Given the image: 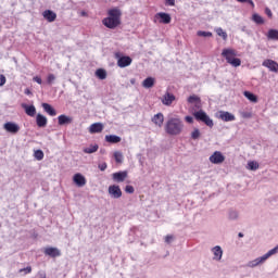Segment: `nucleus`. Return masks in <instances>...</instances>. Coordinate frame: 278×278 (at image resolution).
I'll use <instances>...</instances> for the list:
<instances>
[{
	"mask_svg": "<svg viewBox=\"0 0 278 278\" xmlns=\"http://www.w3.org/2000/svg\"><path fill=\"white\" fill-rule=\"evenodd\" d=\"M184 131V121L179 117H170L165 123V132L168 136H179Z\"/></svg>",
	"mask_w": 278,
	"mask_h": 278,
	"instance_id": "1",
	"label": "nucleus"
},
{
	"mask_svg": "<svg viewBox=\"0 0 278 278\" xmlns=\"http://www.w3.org/2000/svg\"><path fill=\"white\" fill-rule=\"evenodd\" d=\"M278 253V244L269 250L267 253H265L263 256L256 257L253 261H250L247 263V268H257V266H262V264H265L269 257H273V255H277Z\"/></svg>",
	"mask_w": 278,
	"mask_h": 278,
	"instance_id": "2",
	"label": "nucleus"
},
{
	"mask_svg": "<svg viewBox=\"0 0 278 278\" xmlns=\"http://www.w3.org/2000/svg\"><path fill=\"white\" fill-rule=\"evenodd\" d=\"M238 54L233 49H224L222 51V58H225L226 62L235 68H238L242 64V61L239 58H236Z\"/></svg>",
	"mask_w": 278,
	"mask_h": 278,
	"instance_id": "3",
	"label": "nucleus"
},
{
	"mask_svg": "<svg viewBox=\"0 0 278 278\" xmlns=\"http://www.w3.org/2000/svg\"><path fill=\"white\" fill-rule=\"evenodd\" d=\"M193 116L195 118V121H198L199 123H204V125H206V127H214V121L212 118H210V115H207V113H205V111L200 110L193 113Z\"/></svg>",
	"mask_w": 278,
	"mask_h": 278,
	"instance_id": "4",
	"label": "nucleus"
},
{
	"mask_svg": "<svg viewBox=\"0 0 278 278\" xmlns=\"http://www.w3.org/2000/svg\"><path fill=\"white\" fill-rule=\"evenodd\" d=\"M115 58L117 59V66H119V68H127V66H131V62H134L131 56L127 55L121 56L119 54H116Z\"/></svg>",
	"mask_w": 278,
	"mask_h": 278,
	"instance_id": "5",
	"label": "nucleus"
},
{
	"mask_svg": "<svg viewBox=\"0 0 278 278\" xmlns=\"http://www.w3.org/2000/svg\"><path fill=\"white\" fill-rule=\"evenodd\" d=\"M162 23L163 25H168L172 21L170 14L159 12L154 15V23Z\"/></svg>",
	"mask_w": 278,
	"mask_h": 278,
	"instance_id": "6",
	"label": "nucleus"
},
{
	"mask_svg": "<svg viewBox=\"0 0 278 278\" xmlns=\"http://www.w3.org/2000/svg\"><path fill=\"white\" fill-rule=\"evenodd\" d=\"M3 129L7 130L8 134H12L13 136H15V134L21 131V126H18V124H16L14 122H7L3 125Z\"/></svg>",
	"mask_w": 278,
	"mask_h": 278,
	"instance_id": "7",
	"label": "nucleus"
},
{
	"mask_svg": "<svg viewBox=\"0 0 278 278\" xmlns=\"http://www.w3.org/2000/svg\"><path fill=\"white\" fill-rule=\"evenodd\" d=\"M109 194L111 199H121V197H123V191L118 185H111L109 187Z\"/></svg>",
	"mask_w": 278,
	"mask_h": 278,
	"instance_id": "8",
	"label": "nucleus"
},
{
	"mask_svg": "<svg viewBox=\"0 0 278 278\" xmlns=\"http://www.w3.org/2000/svg\"><path fill=\"white\" fill-rule=\"evenodd\" d=\"M177 99L175 94H173L170 91H166L165 94L162 97L161 101L163 105H166L167 108H170L173 105V102Z\"/></svg>",
	"mask_w": 278,
	"mask_h": 278,
	"instance_id": "9",
	"label": "nucleus"
},
{
	"mask_svg": "<svg viewBox=\"0 0 278 278\" xmlns=\"http://www.w3.org/2000/svg\"><path fill=\"white\" fill-rule=\"evenodd\" d=\"M210 162L212 164H223L225 162V155L220 151H215L211 156H210Z\"/></svg>",
	"mask_w": 278,
	"mask_h": 278,
	"instance_id": "10",
	"label": "nucleus"
},
{
	"mask_svg": "<svg viewBox=\"0 0 278 278\" xmlns=\"http://www.w3.org/2000/svg\"><path fill=\"white\" fill-rule=\"evenodd\" d=\"M104 27H108L109 29H116V27H118V25H121V22H118L117 20H114L112 17H105L102 21Z\"/></svg>",
	"mask_w": 278,
	"mask_h": 278,
	"instance_id": "11",
	"label": "nucleus"
},
{
	"mask_svg": "<svg viewBox=\"0 0 278 278\" xmlns=\"http://www.w3.org/2000/svg\"><path fill=\"white\" fill-rule=\"evenodd\" d=\"M262 65L265 66V68H268L271 73H278V63H277V61L267 59L263 62Z\"/></svg>",
	"mask_w": 278,
	"mask_h": 278,
	"instance_id": "12",
	"label": "nucleus"
},
{
	"mask_svg": "<svg viewBox=\"0 0 278 278\" xmlns=\"http://www.w3.org/2000/svg\"><path fill=\"white\" fill-rule=\"evenodd\" d=\"M218 118H220L225 123H231V121H236V115H233L227 111H219Z\"/></svg>",
	"mask_w": 278,
	"mask_h": 278,
	"instance_id": "13",
	"label": "nucleus"
},
{
	"mask_svg": "<svg viewBox=\"0 0 278 278\" xmlns=\"http://www.w3.org/2000/svg\"><path fill=\"white\" fill-rule=\"evenodd\" d=\"M45 255H48L49 257H60L62 255V252L58 248H46L43 251Z\"/></svg>",
	"mask_w": 278,
	"mask_h": 278,
	"instance_id": "14",
	"label": "nucleus"
},
{
	"mask_svg": "<svg viewBox=\"0 0 278 278\" xmlns=\"http://www.w3.org/2000/svg\"><path fill=\"white\" fill-rule=\"evenodd\" d=\"M212 253L215 262H220L223 260V248H220V245H215L212 248Z\"/></svg>",
	"mask_w": 278,
	"mask_h": 278,
	"instance_id": "15",
	"label": "nucleus"
},
{
	"mask_svg": "<svg viewBox=\"0 0 278 278\" xmlns=\"http://www.w3.org/2000/svg\"><path fill=\"white\" fill-rule=\"evenodd\" d=\"M42 16L48 23H53L58 18V14L51 10L43 11Z\"/></svg>",
	"mask_w": 278,
	"mask_h": 278,
	"instance_id": "16",
	"label": "nucleus"
},
{
	"mask_svg": "<svg viewBox=\"0 0 278 278\" xmlns=\"http://www.w3.org/2000/svg\"><path fill=\"white\" fill-rule=\"evenodd\" d=\"M73 181L76 184V186H78V188H84V186H86V177H84L81 174H75Z\"/></svg>",
	"mask_w": 278,
	"mask_h": 278,
	"instance_id": "17",
	"label": "nucleus"
},
{
	"mask_svg": "<svg viewBox=\"0 0 278 278\" xmlns=\"http://www.w3.org/2000/svg\"><path fill=\"white\" fill-rule=\"evenodd\" d=\"M113 181H116L117 184H123L125 179H127V172H117L112 175Z\"/></svg>",
	"mask_w": 278,
	"mask_h": 278,
	"instance_id": "18",
	"label": "nucleus"
},
{
	"mask_svg": "<svg viewBox=\"0 0 278 278\" xmlns=\"http://www.w3.org/2000/svg\"><path fill=\"white\" fill-rule=\"evenodd\" d=\"M123 13L121 12V9H111L109 10V18H113L121 23V16Z\"/></svg>",
	"mask_w": 278,
	"mask_h": 278,
	"instance_id": "19",
	"label": "nucleus"
},
{
	"mask_svg": "<svg viewBox=\"0 0 278 278\" xmlns=\"http://www.w3.org/2000/svg\"><path fill=\"white\" fill-rule=\"evenodd\" d=\"M22 108L23 110H25V114H27V116H36V106H34V104H25L22 103Z\"/></svg>",
	"mask_w": 278,
	"mask_h": 278,
	"instance_id": "20",
	"label": "nucleus"
},
{
	"mask_svg": "<svg viewBox=\"0 0 278 278\" xmlns=\"http://www.w3.org/2000/svg\"><path fill=\"white\" fill-rule=\"evenodd\" d=\"M103 127L102 123H93L89 127V134H101V131H103Z\"/></svg>",
	"mask_w": 278,
	"mask_h": 278,
	"instance_id": "21",
	"label": "nucleus"
},
{
	"mask_svg": "<svg viewBox=\"0 0 278 278\" xmlns=\"http://www.w3.org/2000/svg\"><path fill=\"white\" fill-rule=\"evenodd\" d=\"M152 123L156 125V127H162L164 125V114L157 113L152 117Z\"/></svg>",
	"mask_w": 278,
	"mask_h": 278,
	"instance_id": "22",
	"label": "nucleus"
},
{
	"mask_svg": "<svg viewBox=\"0 0 278 278\" xmlns=\"http://www.w3.org/2000/svg\"><path fill=\"white\" fill-rule=\"evenodd\" d=\"M45 112H47V114H49V116H56L58 115V111H55V109L49 104V103H42L41 104Z\"/></svg>",
	"mask_w": 278,
	"mask_h": 278,
	"instance_id": "23",
	"label": "nucleus"
},
{
	"mask_svg": "<svg viewBox=\"0 0 278 278\" xmlns=\"http://www.w3.org/2000/svg\"><path fill=\"white\" fill-rule=\"evenodd\" d=\"M58 121H59V125H71V123H73V118L63 114V115H60L58 117Z\"/></svg>",
	"mask_w": 278,
	"mask_h": 278,
	"instance_id": "24",
	"label": "nucleus"
},
{
	"mask_svg": "<svg viewBox=\"0 0 278 278\" xmlns=\"http://www.w3.org/2000/svg\"><path fill=\"white\" fill-rule=\"evenodd\" d=\"M239 218H240V212L233 208H230L228 211V220L236 222V220H239Z\"/></svg>",
	"mask_w": 278,
	"mask_h": 278,
	"instance_id": "25",
	"label": "nucleus"
},
{
	"mask_svg": "<svg viewBox=\"0 0 278 278\" xmlns=\"http://www.w3.org/2000/svg\"><path fill=\"white\" fill-rule=\"evenodd\" d=\"M36 124L39 127H47V117L40 113L37 114Z\"/></svg>",
	"mask_w": 278,
	"mask_h": 278,
	"instance_id": "26",
	"label": "nucleus"
},
{
	"mask_svg": "<svg viewBox=\"0 0 278 278\" xmlns=\"http://www.w3.org/2000/svg\"><path fill=\"white\" fill-rule=\"evenodd\" d=\"M142 86L143 88H153L155 86V78L153 77H147L143 81H142Z\"/></svg>",
	"mask_w": 278,
	"mask_h": 278,
	"instance_id": "27",
	"label": "nucleus"
},
{
	"mask_svg": "<svg viewBox=\"0 0 278 278\" xmlns=\"http://www.w3.org/2000/svg\"><path fill=\"white\" fill-rule=\"evenodd\" d=\"M188 103L195 104V108H201V98L197 94L190 96L188 98Z\"/></svg>",
	"mask_w": 278,
	"mask_h": 278,
	"instance_id": "28",
	"label": "nucleus"
},
{
	"mask_svg": "<svg viewBox=\"0 0 278 278\" xmlns=\"http://www.w3.org/2000/svg\"><path fill=\"white\" fill-rule=\"evenodd\" d=\"M105 140L110 142V144H118V142H121L122 139L116 135H106Z\"/></svg>",
	"mask_w": 278,
	"mask_h": 278,
	"instance_id": "29",
	"label": "nucleus"
},
{
	"mask_svg": "<svg viewBox=\"0 0 278 278\" xmlns=\"http://www.w3.org/2000/svg\"><path fill=\"white\" fill-rule=\"evenodd\" d=\"M243 94L248 101H251V103H257V96H255L253 92L244 91Z\"/></svg>",
	"mask_w": 278,
	"mask_h": 278,
	"instance_id": "30",
	"label": "nucleus"
},
{
	"mask_svg": "<svg viewBox=\"0 0 278 278\" xmlns=\"http://www.w3.org/2000/svg\"><path fill=\"white\" fill-rule=\"evenodd\" d=\"M96 77H98V79H106L108 78V72L103 68H99L96 71Z\"/></svg>",
	"mask_w": 278,
	"mask_h": 278,
	"instance_id": "31",
	"label": "nucleus"
},
{
	"mask_svg": "<svg viewBox=\"0 0 278 278\" xmlns=\"http://www.w3.org/2000/svg\"><path fill=\"white\" fill-rule=\"evenodd\" d=\"M252 21L256 23V25H264V17H262L260 14L254 13L252 15Z\"/></svg>",
	"mask_w": 278,
	"mask_h": 278,
	"instance_id": "32",
	"label": "nucleus"
},
{
	"mask_svg": "<svg viewBox=\"0 0 278 278\" xmlns=\"http://www.w3.org/2000/svg\"><path fill=\"white\" fill-rule=\"evenodd\" d=\"M268 40H278V30L277 29H269L267 34Z\"/></svg>",
	"mask_w": 278,
	"mask_h": 278,
	"instance_id": "33",
	"label": "nucleus"
},
{
	"mask_svg": "<svg viewBox=\"0 0 278 278\" xmlns=\"http://www.w3.org/2000/svg\"><path fill=\"white\" fill-rule=\"evenodd\" d=\"M84 153L92 154L99 151V144L90 146L89 148H85Z\"/></svg>",
	"mask_w": 278,
	"mask_h": 278,
	"instance_id": "34",
	"label": "nucleus"
},
{
	"mask_svg": "<svg viewBox=\"0 0 278 278\" xmlns=\"http://www.w3.org/2000/svg\"><path fill=\"white\" fill-rule=\"evenodd\" d=\"M260 168V164L255 161L248 162V169L249 170H257Z\"/></svg>",
	"mask_w": 278,
	"mask_h": 278,
	"instance_id": "35",
	"label": "nucleus"
},
{
	"mask_svg": "<svg viewBox=\"0 0 278 278\" xmlns=\"http://www.w3.org/2000/svg\"><path fill=\"white\" fill-rule=\"evenodd\" d=\"M217 36H220L223 40H227V31L223 30L222 27L215 28Z\"/></svg>",
	"mask_w": 278,
	"mask_h": 278,
	"instance_id": "36",
	"label": "nucleus"
},
{
	"mask_svg": "<svg viewBox=\"0 0 278 278\" xmlns=\"http://www.w3.org/2000/svg\"><path fill=\"white\" fill-rule=\"evenodd\" d=\"M197 36H200L201 38H212V33L205 31V30H199L197 33Z\"/></svg>",
	"mask_w": 278,
	"mask_h": 278,
	"instance_id": "37",
	"label": "nucleus"
},
{
	"mask_svg": "<svg viewBox=\"0 0 278 278\" xmlns=\"http://www.w3.org/2000/svg\"><path fill=\"white\" fill-rule=\"evenodd\" d=\"M191 138H192V140H199V138H201V130H199V128H195L191 132Z\"/></svg>",
	"mask_w": 278,
	"mask_h": 278,
	"instance_id": "38",
	"label": "nucleus"
},
{
	"mask_svg": "<svg viewBox=\"0 0 278 278\" xmlns=\"http://www.w3.org/2000/svg\"><path fill=\"white\" fill-rule=\"evenodd\" d=\"M114 159H115V162H117V164H122L123 163V153L114 152Z\"/></svg>",
	"mask_w": 278,
	"mask_h": 278,
	"instance_id": "39",
	"label": "nucleus"
},
{
	"mask_svg": "<svg viewBox=\"0 0 278 278\" xmlns=\"http://www.w3.org/2000/svg\"><path fill=\"white\" fill-rule=\"evenodd\" d=\"M35 157L40 162V160L45 159V152H42V150H37L35 151Z\"/></svg>",
	"mask_w": 278,
	"mask_h": 278,
	"instance_id": "40",
	"label": "nucleus"
},
{
	"mask_svg": "<svg viewBox=\"0 0 278 278\" xmlns=\"http://www.w3.org/2000/svg\"><path fill=\"white\" fill-rule=\"evenodd\" d=\"M135 191L136 190L134 189V186H131V185H127L125 187V192H127V194H134Z\"/></svg>",
	"mask_w": 278,
	"mask_h": 278,
	"instance_id": "41",
	"label": "nucleus"
},
{
	"mask_svg": "<svg viewBox=\"0 0 278 278\" xmlns=\"http://www.w3.org/2000/svg\"><path fill=\"white\" fill-rule=\"evenodd\" d=\"M236 1H238V3H249L251 8H255V3L253 2V0H236Z\"/></svg>",
	"mask_w": 278,
	"mask_h": 278,
	"instance_id": "42",
	"label": "nucleus"
},
{
	"mask_svg": "<svg viewBox=\"0 0 278 278\" xmlns=\"http://www.w3.org/2000/svg\"><path fill=\"white\" fill-rule=\"evenodd\" d=\"M55 81V75L54 74H49L47 78V83L51 86Z\"/></svg>",
	"mask_w": 278,
	"mask_h": 278,
	"instance_id": "43",
	"label": "nucleus"
},
{
	"mask_svg": "<svg viewBox=\"0 0 278 278\" xmlns=\"http://www.w3.org/2000/svg\"><path fill=\"white\" fill-rule=\"evenodd\" d=\"M20 273H25V275H29V273H31V266L20 269Z\"/></svg>",
	"mask_w": 278,
	"mask_h": 278,
	"instance_id": "44",
	"label": "nucleus"
},
{
	"mask_svg": "<svg viewBox=\"0 0 278 278\" xmlns=\"http://www.w3.org/2000/svg\"><path fill=\"white\" fill-rule=\"evenodd\" d=\"M5 81H7L5 76L3 74H0V87L5 86Z\"/></svg>",
	"mask_w": 278,
	"mask_h": 278,
	"instance_id": "45",
	"label": "nucleus"
},
{
	"mask_svg": "<svg viewBox=\"0 0 278 278\" xmlns=\"http://www.w3.org/2000/svg\"><path fill=\"white\" fill-rule=\"evenodd\" d=\"M98 167H99L100 170L103 172L108 168V163H101V164L98 165Z\"/></svg>",
	"mask_w": 278,
	"mask_h": 278,
	"instance_id": "46",
	"label": "nucleus"
},
{
	"mask_svg": "<svg viewBox=\"0 0 278 278\" xmlns=\"http://www.w3.org/2000/svg\"><path fill=\"white\" fill-rule=\"evenodd\" d=\"M33 81H36V84L41 85V84H42V78H40V77H38V76H35V77L33 78Z\"/></svg>",
	"mask_w": 278,
	"mask_h": 278,
	"instance_id": "47",
	"label": "nucleus"
},
{
	"mask_svg": "<svg viewBox=\"0 0 278 278\" xmlns=\"http://www.w3.org/2000/svg\"><path fill=\"white\" fill-rule=\"evenodd\" d=\"M185 121H186L187 123H189V124L194 123V118H193L192 116H186V117H185Z\"/></svg>",
	"mask_w": 278,
	"mask_h": 278,
	"instance_id": "48",
	"label": "nucleus"
},
{
	"mask_svg": "<svg viewBox=\"0 0 278 278\" xmlns=\"http://www.w3.org/2000/svg\"><path fill=\"white\" fill-rule=\"evenodd\" d=\"M165 242H166L167 244H170V242H173V236H170V235L166 236V237H165Z\"/></svg>",
	"mask_w": 278,
	"mask_h": 278,
	"instance_id": "49",
	"label": "nucleus"
},
{
	"mask_svg": "<svg viewBox=\"0 0 278 278\" xmlns=\"http://www.w3.org/2000/svg\"><path fill=\"white\" fill-rule=\"evenodd\" d=\"M265 14H267V16H268L269 18L273 17V11H270V9H268V8L265 9Z\"/></svg>",
	"mask_w": 278,
	"mask_h": 278,
	"instance_id": "50",
	"label": "nucleus"
},
{
	"mask_svg": "<svg viewBox=\"0 0 278 278\" xmlns=\"http://www.w3.org/2000/svg\"><path fill=\"white\" fill-rule=\"evenodd\" d=\"M166 5H175V0H165Z\"/></svg>",
	"mask_w": 278,
	"mask_h": 278,
	"instance_id": "51",
	"label": "nucleus"
},
{
	"mask_svg": "<svg viewBox=\"0 0 278 278\" xmlns=\"http://www.w3.org/2000/svg\"><path fill=\"white\" fill-rule=\"evenodd\" d=\"M243 118H251V113H242Z\"/></svg>",
	"mask_w": 278,
	"mask_h": 278,
	"instance_id": "52",
	"label": "nucleus"
},
{
	"mask_svg": "<svg viewBox=\"0 0 278 278\" xmlns=\"http://www.w3.org/2000/svg\"><path fill=\"white\" fill-rule=\"evenodd\" d=\"M25 94H31V91L29 89H25Z\"/></svg>",
	"mask_w": 278,
	"mask_h": 278,
	"instance_id": "53",
	"label": "nucleus"
},
{
	"mask_svg": "<svg viewBox=\"0 0 278 278\" xmlns=\"http://www.w3.org/2000/svg\"><path fill=\"white\" fill-rule=\"evenodd\" d=\"M238 237H239V238H244V233L239 232V233H238Z\"/></svg>",
	"mask_w": 278,
	"mask_h": 278,
	"instance_id": "54",
	"label": "nucleus"
},
{
	"mask_svg": "<svg viewBox=\"0 0 278 278\" xmlns=\"http://www.w3.org/2000/svg\"><path fill=\"white\" fill-rule=\"evenodd\" d=\"M130 84H136V79L135 78H132V79H130Z\"/></svg>",
	"mask_w": 278,
	"mask_h": 278,
	"instance_id": "55",
	"label": "nucleus"
},
{
	"mask_svg": "<svg viewBox=\"0 0 278 278\" xmlns=\"http://www.w3.org/2000/svg\"><path fill=\"white\" fill-rule=\"evenodd\" d=\"M40 278H47V275L40 274Z\"/></svg>",
	"mask_w": 278,
	"mask_h": 278,
	"instance_id": "56",
	"label": "nucleus"
},
{
	"mask_svg": "<svg viewBox=\"0 0 278 278\" xmlns=\"http://www.w3.org/2000/svg\"><path fill=\"white\" fill-rule=\"evenodd\" d=\"M245 29H247V28H245V27H243V28H242V31H245Z\"/></svg>",
	"mask_w": 278,
	"mask_h": 278,
	"instance_id": "57",
	"label": "nucleus"
}]
</instances>
